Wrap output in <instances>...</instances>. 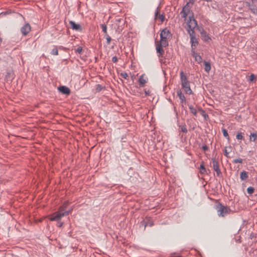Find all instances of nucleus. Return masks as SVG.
<instances>
[{
	"mask_svg": "<svg viewBox=\"0 0 257 257\" xmlns=\"http://www.w3.org/2000/svg\"><path fill=\"white\" fill-rule=\"evenodd\" d=\"M172 37L170 31L167 28L164 29L160 33V38L168 39Z\"/></svg>",
	"mask_w": 257,
	"mask_h": 257,
	"instance_id": "7",
	"label": "nucleus"
},
{
	"mask_svg": "<svg viewBox=\"0 0 257 257\" xmlns=\"http://www.w3.org/2000/svg\"><path fill=\"white\" fill-rule=\"evenodd\" d=\"M236 138L238 140H241L243 139L242 134L241 133H238L236 136Z\"/></svg>",
	"mask_w": 257,
	"mask_h": 257,
	"instance_id": "31",
	"label": "nucleus"
},
{
	"mask_svg": "<svg viewBox=\"0 0 257 257\" xmlns=\"http://www.w3.org/2000/svg\"><path fill=\"white\" fill-rule=\"evenodd\" d=\"M192 56L195 58L196 61L198 62V63H201L202 62V59L198 53L195 52V50H191Z\"/></svg>",
	"mask_w": 257,
	"mask_h": 257,
	"instance_id": "13",
	"label": "nucleus"
},
{
	"mask_svg": "<svg viewBox=\"0 0 257 257\" xmlns=\"http://www.w3.org/2000/svg\"><path fill=\"white\" fill-rule=\"evenodd\" d=\"M72 209L65 211L63 212H61L60 211L54 212L51 215L50 220L51 221H59L61 218L63 216L68 215L72 211Z\"/></svg>",
	"mask_w": 257,
	"mask_h": 257,
	"instance_id": "4",
	"label": "nucleus"
},
{
	"mask_svg": "<svg viewBox=\"0 0 257 257\" xmlns=\"http://www.w3.org/2000/svg\"><path fill=\"white\" fill-rule=\"evenodd\" d=\"M58 90L62 94L69 95L70 94V89L65 86H61L58 88Z\"/></svg>",
	"mask_w": 257,
	"mask_h": 257,
	"instance_id": "11",
	"label": "nucleus"
},
{
	"mask_svg": "<svg viewBox=\"0 0 257 257\" xmlns=\"http://www.w3.org/2000/svg\"><path fill=\"white\" fill-rule=\"evenodd\" d=\"M2 39L0 38V43L2 42Z\"/></svg>",
	"mask_w": 257,
	"mask_h": 257,
	"instance_id": "48",
	"label": "nucleus"
},
{
	"mask_svg": "<svg viewBox=\"0 0 257 257\" xmlns=\"http://www.w3.org/2000/svg\"><path fill=\"white\" fill-rule=\"evenodd\" d=\"M104 38L106 39V43L109 45L110 43L111 38L108 35H104Z\"/></svg>",
	"mask_w": 257,
	"mask_h": 257,
	"instance_id": "28",
	"label": "nucleus"
},
{
	"mask_svg": "<svg viewBox=\"0 0 257 257\" xmlns=\"http://www.w3.org/2000/svg\"><path fill=\"white\" fill-rule=\"evenodd\" d=\"M69 205V202L68 201H65L64 203L59 207V211H60L61 212H63L65 211V209L67 208L68 205Z\"/></svg>",
	"mask_w": 257,
	"mask_h": 257,
	"instance_id": "16",
	"label": "nucleus"
},
{
	"mask_svg": "<svg viewBox=\"0 0 257 257\" xmlns=\"http://www.w3.org/2000/svg\"><path fill=\"white\" fill-rule=\"evenodd\" d=\"M69 24L73 30L81 31L82 27L79 24H76L74 22L71 21L69 22Z\"/></svg>",
	"mask_w": 257,
	"mask_h": 257,
	"instance_id": "12",
	"label": "nucleus"
},
{
	"mask_svg": "<svg viewBox=\"0 0 257 257\" xmlns=\"http://www.w3.org/2000/svg\"><path fill=\"white\" fill-rule=\"evenodd\" d=\"M179 127H180V131L181 132H183V133H187L188 131H187V128L186 127V126L185 124H182V125H180L179 126Z\"/></svg>",
	"mask_w": 257,
	"mask_h": 257,
	"instance_id": "23",
	"label": "nucleus"
},
{
	"mask_svg": "<svg viewBox=\"0 0 257 257\" xmlns=\"http://www.w3.org/2000/svg\"><path fill=\"white\" fill-rule=\"evenodd\" d=\"M120 76L124 79H126L128 77L127 73L124 72L120 73Z\"/></svg>",
	"mask_w": 257,
	"mask_h": 257,
	"instance_id": "37",
	"label": "nucleus"
},
{
	"mask_svg": "<svg viewBox=\"0 0 257 257\" xmlns=\"http://www.w3.org/2000/svg\"><path fill=\"white\" fill-rule=\"evenodd\" d=\"M162 47H163L161 46L159 44L156 45V51L159 54V56L162 55L164 53V50Z\"/></svg>",
	"mask_w": 257,
	"mask_h": 257,
	"instance_id": "17",
	"label": "nucleus"
},
{
	"mask_svg": "<svg viewBox=\"0 0 257 257\" xmlns=\"http://www.w3.org/2000/svg\"><path fill=\"white\" fill-rule=\"evenodd\" d=\"M256 79V76L254 74H252L249 76V81H253Z\"/></svg>",
	"mask_w": 257,
	"mask_h": 257,
	"instance_id": "36",
	"label": "nucleus"
},
{
	"mask_svg": "<svg viewBox=\"0 0 257 257\" xmlns=\"http://www.w3.org/2000/svg\"><path fill=\"white\" fill-rule=\"evenodd\" d=\"M222 132L223 135V136L226 138L228 140H229V137L227 131L225 128H222Z\"/></svg>",
	"mask_w": 257,
	"mask_h": 257,
	"instance_id": "27",
	"label": "nucleus"
},
{
	"mask_svg": "<svg viewBox=\"0 0 257 257\" xmlns=\"http://www.w3.org/2000/svg\"><path fill=\"white\" fill-rule=\"evenodd\" d=\"M204 115V116L205 117H206V116H208V115H207V114H204V115Z\"/></svg>",
	"mask_w": 257,
	"mask_h": 257,
	"instance_id": "47",
	"label": "nucleus"
},
{
	"mask_svg": "<svg viewBox=\"0 0 257 257\" xmlns=\"http://www.w3.org/2000/svg\"><path fill=\"white\" fill-rule=\"evenodd\" d=\"M215 209L217 210L218 215L219 217H224L231 211L229 207L224 206L220 203L215 206Z\"/></svg>",
	"mask_w": 257,
	"mask_h": 257,
	"instance_id": "3",
	"label": "nucleus"
},
{
	"mask_svg": "<svg viewBox=\"0 0 257 257\" xmlns=\"http://www.w3.org/2000/svg\"><path fill=\"white\" fill-rule=\"evenodd\" d=\"M102 32L104 33V35H108L107 32V26L105 24H102L100 25Z\"/></svg>",
	"mask_w": 257,
	"mask_h": 257,
	"instance_id": "24",
	"label": "nucleus"
},
{
	"mask_svg": "<svg viewBox=\"0 0 257 257\" xmlns=\"http://www.w3.org/2000/svg\"><path fill=\"white\" fill-rule=\"evenodd\" d=\"M211 160L214 171L216 172V174L218 176H220L221 172L219 169L218 162L216 160L215 158H212Z\"/></svg>",
	"mask_w": 257,
	"mask_h": 257,
	"instance_id": "8",
	"label": "nucleus"
},
{
	"mask_svg": "<svg viewBox=\"0 0 257 257\" xmlns=\"http://www.w3.org/2000/svg\"><path fill=\"white\" fill-rule=\"evenodd\" d=\"M158 17H159V19H160V20L162 22L164 21L165 17L163 15L159 14Z\"/></svg>",
	"mask_w": 257,
	"mask_h": 257,
	"instance_id": "38",
	"label": "nucleus"
},
{
	"mask_svg": "<svg viewBox=\"0 0 257 257\" xmlns=\"http://www.w3.org/2000/svg\"><path fill=\"white\" fill-rule=\"evenodd\" d=\"M117 61V58L116 56H113L112 58V61L114 63H116Z\"/></svg>",
	"mask_w": 257,
	"mask_h": 257,
	"instance_id": "40",
	"label": "nucleus"
},
{
	"mask_svg": "<svg viewBox=\"0 0 257 257\" xmlns=\"http://www.w3.org/2000/svg\"><path fill=\"white\" fill-rule=\"evenodd\" d=\"M75 51L76 53L81 54L82 52V48L81 47H78Z\"/></svg>",
	"mask_w": 257,
	"mask_h": 257,
	"instance_id": "34",
	"label": "nucleus"
},
{
	"mask_svg": "<svg viewBox=\"0 0 257 257\" xmlns=\"http://www.w3.org/2000/svg\"><path fill=\"white\" fill-rule=\"evenodd\" d=\"M190 38V42L191 43L192 50H195L196 47L198 44L197 39L196 38V34L195 32H191L188 33Z\"/></svg>",
	"mask_w": 257,
	"mask_h": 257,
	"instance_id": "6",
	"label": "nucleus"
},
{
	"mask_svg": "<svg viewBox=\"0 0 257 257\" xmlns=\"http://www.w3.org/2000/svg\"><path fill=\"white\" fill-rule=\"evenodd\" d=\"M187 31L188 33H190L191 32H195V28L197 27L198 24L196 20L194 18L193 14L191 13L189 16L188 19L187 20Z\"/></svg>",
	"mask_w": 257,
	"mask_h": 257,
	"instance_id": "2",
	"label": "nucleus"
},
{
	"mask_svg": "<svg viewBox=\"0 0 257 257\" xmlns=\"http://www.w3.org/2000/svg\"><path fill=\"white\" fill-rule=\"evenodd\" d=\"M31 26L29 24L27 23L21 29V31L24 36L27 35L31 31Z\"/></svg>",
	"mask_w": 257,
	"mask_h": 257,
	"instance_id": "10",
	"label": "nucleus"
},
{
	"mask_svg": "<svg viewBox=\"0 0 257 257\" xmlns=\"http://www.w3.org/2000/svg\"><path fill=\"white\" fill-rule=\"evenodd\" d=\"M189 108L192 114L195 116L197 115V110L192 105H189Z\"/></svg>",
	"mask_w": 257,
	"mask_h": 257,
	"instance_id": "22",
	"label": "nucleus"
},
{
	"mask_svg": "<svg viewBox=\"0 0 257 257\" xmlns=\"http://www.w3.org/2000/svg\"><path fill=\"white\" fill-rule=\"evenodd\" d=\"M254 189L252 187H248L247 188V192L248 194H251L254 192Z\"/></svg>",
	"mask_w": 257,
	"mask_h": 257,
	"instance_id": "29",
	"label": "nucleus"
},
{
	"mask_svg": "<svg viewBox=\"0 0 257 257\" xmlns=\"http://www.w3.org/2000/svg\"><path fill=\"white\" fill-rule=\"evenodd\" d=\"M204 64L205 65L204 70L206 72H208L211 69L210 63L207 61H204Z\"/></svg>",
	"mask_w": 257,
	"mask_h": 257,
	"instance_id": "21",
	"label": "nucleus"
},
{
	"mask_svg": "<svg viewBox=\"0 0 257 257\" xmlns=\"http://www.w3.org/2000/svg\"><path fill=\"white\" fill-rule=\"evenodd\" d=\"M143 224H144V229H145L146 226L148 225H149L150 226H152L154 225L153 222H152V221L148 222V223L144 222Z\"/></svg>",
	"mask_w": 257,
	"mask_h": 257,
	"instance_id": "35",
	"label": "nucleus"
},
{
	"mask_svg": "<svg viewBox=\"0 0 257 257\" xmlns=\"http://www.w3.org/2000/svg\"><path fill=\"white\" fill-rule=\"evenodd\" d=\"M195 1L196 0H189V2L188 3H189V4H191L192 5H193L195 2Z\"/></svg>",
	"mask_w": 257,
	"mask_h": 257,
	"instance_id": "44",
	"label": "nucleus"
},
{
	"mask_svg": "<svg viewBox=\"0 0 257 257\" xmlns=\"http://www.w3.org/2000/svg\"><path fill=\"white\" fill-rule=\"evenodd\" d=\"M140 86L141 87L144 86L145 84L147 83V79L145 78L144 74L142 75L139 80Z\"/></svg>",
	"mask_w": 257,
	"mask_h": 257,
	"instance_id": "15",
	"label": "nucleus"
},
{
	"mask_svg": "<svg viewBox=\"0 0 257 257\" xmlns=\"http://www.w3.org/2000/svg\"><path fill=\"white\" fill-rule=\"evenodd\" d=\"M145 93L146 96L149 95L150 94V91L149 90H145Z\"/></svg>",
	"mask_w": 257,
	"mask_h": 257,
	"instance_id": "42",
	"label": "nucleus"
},
{
	"mask_svg": "<svg viewBox=\"0 0 257 257\" xmlns=\"http://www.w3.org/2000/svg\"><path fill=\"white\" fill-rule=\"evenodd\" d=\"M159 45L163 47H166L168 45L167 39L160 38V44Z\"/></svg>",
	"mask_w": 257,
	"mask_h": 257,
	"instance_id": "18",
	"label": "nucleus"
},
{
	"mask_svg": "<svg viewBox=\"0 0 257 257\" xmlns=\"http://www.w3.org/2000/svg\"><path fill=\"white\" fill-rule=\"evenodd\" d=\"M180 80L182 87L184 89L185 92L187 94H191L192 93L190 86V82L188 81L185 74L183 71L180 72Z\"/></svg>",
	"mask_w": 257,
	"mask_h": 257,
	"instance_id": "1",
	"label": "nucleus"
},
{
	"mask_svg": "<svg viewBox=\"0 0 257 257\" xmlns=\"http://www.w3.org/2000/svg\"><path fill=\"white\" fill-rule=\"evenodd\" d=\"M192 12L191 11V8L189 5V3H187L183 8L180 14L181 17L185 20H187V17L191 15Z\"/></svg>",
	"mask_w": 257,
	"mask_h": 257,
	"instance_id": "5",
	"label": "nucleus"
},
{
	"mask_svg": "<svg viewBox=\"0 0 257 257\" xmlns=\"http://www.w3.org/2000/svg\"><path fill=\"white\" fill-rule=\"evenodd\" d=\"M51 54L53 55H57L58 54V51L57 49H56V48L53 49L52 50Z\"/></svg>",
	"mask_w": 257,
	"mask_h": 257,
	"instance_id": "32",
	"label": "nucleus"
},
{
	"mask_svg": "<svg viewBox=\"0 0 257 257\" xmlns=\"http://www.w3.org/2000/svg\"><path fill=\"white\" fill-rule=\"evenodd\" d=\"M63 224V223L62 222L58 223L57 224V226L59 227H61V226H62Z\"/></svg>",
	"mask_w": 257,
	"mask_h": 257,
	"instance_id": "45",
	"label": "nucleus"
},
{
	"mask_svg": "<svg viewBox=\"0 0 257 257\" xmlns=\"http://www.w3.org/2000/svg\"><path fill=\"white\" fill-rule=\"evenodd\" d=\"M202 149L204 151H207L208 150V147L206 145H203V146H202Z\"/></svg>",
	"mask_w": 257,
	"mask_h": 257,
	"instance_id": "39",
	"label": "nucleus"
},
{
	"mask_svg": "<svg viewBox=\"0 0 257 257\" xmlns=\"http://www.w3.org/2000/svg\"><path fill=\"white\" fill-rule=\"evenodd\" d=\"M199 31L201 36L203 40L207 41L208 40L210 39L207 33L203 29L199 30Z\"/></svg>",
	"mask_w": 257,
	"mask_h": 257,
	"instance_id": "14",
	"label": "nucleus"
},
{
	"mask_svg": "<svg viewBox=\"0 0 257 257\" xmlns=\"http://www.w3.org/2000/svg\"><path fill=\"white\" fill-rule=\"evenodd\" d=\"M200 173L201 174H204L206 173V169L203 164L200 165Z\"/></svg>",
	"mask_w": 257,
	"mask_h": 257,
	"instance_id": "26",
	"label": "nucleus"
},
{
	"mask_svg": "<svg viewBox=\"0 0 257 257\" xmlns=\"http://www.w3.org/2000/svg\"><path fill=\"white\" fill-rule=\"evenodd\" d=\"M245 4L249 10L251 12L252 14L255 15H257V8L255 6L254 4H250V3L246 2Z\"/></svg>",
	"mask_w": 257,
	"mask_h": 257,
	"instance_id": "9",
	"label": "nucleus"
},
{
	"mask_svg": "<svg viewBox=\"0 0 257 257\" xmlns=\"http://www.w3.org/2000/svg\"><path fill=\"white\" fill-rule=\"evenodd\" d=\"M159 16V8L158 7L155 13V16L156 18L157 16Z\"/></svg>",
	"mask_w": 257,
	"mask_h": 257,
	"instance_id": "41",
	"label": "nucleus"
},
{
	"mask_svg": "<svg viewBox=\"0 0 257 257\" xmlns=\"http://www.w3.org/2000/svg\"><path fill=\"white\" fill-rule=\"evenodd\" d=\"M257 139V135L256 133H251L250 135V141L254 142Z\"/></svg>",
	"mask_w": 257,
	"mask_h": 257,
	"instance_id": "25",
	"label": "nucleus"
},
{
	"mask_svg": "<svg viewBox=\"0 0 257 257\" xmlns=\"http://www.w3.org/2000/svg\"><path fill=\"white\" fill-rule=\"evenodd\" d=\"M177 95L179 97V99L181 100V102L183 103L185 102L186 99L184 95L182 94L181 91H178L177 92Z\"/></svg>",
	"mask_w": 257,
	"mask_h": 257,
	"instance_id": "19",
	"label": "nucleus"
},
{
	"mask_svg": "<svg viewBox=\"0 0 257 257\" xmlns=\"http://www.w3.org/2000/svg\"><path fill=\"white\" fill-rule=\"evenodd\" d=\"M103 89V87L100 84H97L96 86V90L97 91L99 92Z\"/></svg>",
	"mask_w": 257,
	"mask_h": 257,
	"instance_id": "33",
	"label": "nucleus"
},
{
	"mask_svg": "<svg viewBox=\"0 0 257 257\" xmlns=\"http://www.w3.org/2000/svg\"><path fill=\"white\" fill-rule=\"evenodd\" d=\"M228 152L227 151V150L225 148V150H224V155L226 157H228Z\"/></svg>",
	"mask_w": 257,
	"mask_h": 257,
	"instance_id": "43",
	"label": "nucleus"
},
{
	"mask_svg": "<svg viewBox=\"0 0 257 257\" xmlns=\"http://www.w3.org/2000/svg\"><path fill=\"white\" fill-rule=\"evenodd\" d=\"M242 162H243V160L241 158L235 159L232 161V163H234V164H236V163H240L241 164L242 163Z\"/></svg>",
	"mask_w": 257,
	"mask_h": 257,
	"instance_id": "30",
	"label": "nucleus"
},
{
	"mask_svg": "<svg viewBox=\"0 0 257 257\" xmlns=\"http://www.w3.org/2000/svg\"><path fill=\"white\" fill-rule=\"evenodd\" d=\"M252 4H255L257 3V0H251Z\"/></svg>",
	"mask_w": 257,
	"mask_h": 257,
	"instance_id": "46",
	"label": "nucleus"
},
{
	"mask_svg": "<svg viewBox=\"0 0 257 257\" xmlns=\"http://www.w3.org/2000/svg\"><path fill=\"white\" fill-rule=\"evenodd\" d=\"M247 178H248V174L246 171H243L240 173V178L241 180H245Z\"/></svg>",
	"mask_w": 257,
	"mask_h": 257,
	"instance_id": "20",
	"label": "nucleus"
}]
</instances>
